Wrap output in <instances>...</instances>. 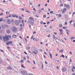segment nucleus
<instances>
[{"instance_id":"1","label":"nucleus","mask_w":75,"mask_h":75,"mask_svg":"<svg viewBox=\"0 0 75 75\" xmlns=\"http://www.w3.org/2000/svg\"><path fill=\"white\" fill-rule=\"evenodd\" d=\"M11 38V35H8V36H6V37H3V40L4 41H7V40H9L10 39L8 38Z\"/></svg>"},{"instance_id":"2","label":"nucleus","mask_w":75,"mask_h":75,"mask_svg":"<svg viewBox=\"0 0 75 75\" xmlns=\"http://www.w3.org/2000/svg\"><path fill=\"white\" fill-rule=\"evenodd\" d=\"M34 19H31L28 22V23H29L30 24H31V25H34Z\"/></svg>"},{"instance_id":"3","label":"nucleus","mask_w":75,"mask_h":75,"mask_svg":"<svg viewBox=\"0 0 75 75\" xmlns=\"http://www.w3.org/2000/svg\"><path fill=\"white\" fill-rule=\"evenodd\" d=\"M64 6L65 7H66V8H67L68 9H70V6H69V5H67L66 4H64Z\"/></svg>"},{"instance_id":"4","label":"nucleus","mask_w":75,"mask_h":75,"mask_svg":"<svg viewBox=\"0 0 75 75\" xmlns=\"http://www.w3.org/2000/svg\"><path fill=\"white\" fill-rule=\"evenodd\" d=\"M17 28H16L15 27H13L12 28V31L14 33H15V32H16L17 31Z\"/></svg>"},{"instance_id":"5","label":"nucleus","mask_w":75,"mask_h":75,"mask_svg":"<svg viewBox=\"0 0 75 75\" xmlns=\"http://www.w3.org/2000/svg\"><path fill=\"white\" fill-rule=\"evenodd\" d=\"M23 75H28V74L26 71H23L21 72Z\"/></svg>"},{"instance_id":"6","label":"nucleus","mask_w":75,"mask_h":75,"mask_svg":"<svg viewBox=\"0 0 75 75\" xmlns=\"http://www.w3.org/2000/svg\"><path fill=\"white\" fill-rule=\"evenodd\" d=\"M15 23L17 25H18L19 24V22L18 21H15Z\"/></svg>"},{"instance_id":"7","label":"nucleus","mask_w":75,"mask_h":75,"mask_svg":"<svg viewBox=\"0 0 75 75\" xmlns=\"http://www.w3.org/2000/svg\"><path fill=\"white\" fill-rule=\"evenodd\" d=\"M12 16L13 17H16V18H18V16H17L16 14H12Z\"/></svg>"},{"instance_id":"8","label":"nucleus","mask_w":75,"mask_h":75,"mask_svg":"<svg viewBox=\"0 0 75 75\" xmlns=\"http://www.w3.org/2000/svg\"><path fill=\"white\" fill-rule=\"evenodd\" d=\"M59 31L60 32V35H62V34H63V32L62 31H63V30L62 29H60L59 30Z\"/></svg>"},{"instance_id":"9","label":"nucleus","mask_w":75,"mask_h":75,"mask_svg":"<svg viewBox=\"0 0 75 75\" xmlns=\"http://www.w3.org/2000/svg\"><path fill=\"white\" fill-rule=\"evenodd\" d=\"M33 53H34V54H38V50H37L35 51H33Z\"/></svg>"},{"instance_id":"10","label":"nucleus","mask_w":75,"mask_h":75,"mask_svg":"<svg viewBox=\"0 0 75 75\" xmlns=\"http://www.w3.org/2000/svg\"><path fill=\"white\" fill-rule=\"evenodd\" d=\"M67 11V8H65L62 11V14H64V13H65V11Z\"/></svg>"},{"instance_id":"11","label":"nucleus","mask_w":75,"mask_h":75,"mask_svg":"<svg viewBox=\"0 0 75 75\" xmlns=\"http://www.w3.org/2000/svg\"><path fill=\"white\" fill-rule=\"evenodd\" d=\"M62 70L63 72H65V71H66V69L65 68H63L62 69Z\"/></svg>"},{"instance_id":"12","label":"nucleus","mask_w":75,"mask_h":75,"mask_svg":"<svg viewBox=\"0 0 75 75\" xmlns=\"http://www.w3.org/2000/svg\"><path fill=\"white\" fill-rule=\"evenodd\" d=\"M7 22L8 24H10L11 23V21H10V20H7Z\"/></svg>"},{"instance_id":"13","label":"nucleus","mask_w":75,"mask_h":75,"mask_svg":"<svg viewBox=\"0 0 75 75\" xmlns=\"http://www.w3.org/2000/svg\"><path fill=\"white\" fill-rule=\"evenodd\" d=\"M6 32L8 34H10V30L9 29H8L7 30Z\"/></svg>"},{"instance_id":"14","label":"nucleus","mask_w":75,"mask_h":75,"mask_svg":"<svg viewBox=\"0 0 75 75\" xmlns=\"http://www.w3.org/2000/svg\"><path fill=\"white\" fill-rule=\"evenodd\" d=\"M8 69H10V70H11L12 69V68L11 67H8Z\"/></svg>"},{"instance_id":"15","label":"nucleus","mask_w":75,"mask_h":75,"mask_svg":"<svg viewBox=\"0 0 75 75\" xmlns=\"http://www.w3.org/2000/svg\"><path fill=\"white\" fill-rule=\"evenodd\" d=\"M12 37H13V38H16V37H17V35H12Z\"/></svg>"},{"instance_id":"16","label":"nucleus","mask_w":75,"mask_h":75,"mask_svg":"<svg viewBox=\"0 0 75 75\" xmlns=\"http://www.w3.org/2000/svg\"><path fill=\"white\" fill-rule=\"evenodd\" d=\"M75 67H74L73 68V69H72V71L73 72H74V71H75Z\"/></svg>"},{"instance_id":"17","label":"nucleus","mask_w":75,"mask_h":75,"mask_svg":"<svg viewBox=\"0 0 75 75\" xmlns=\"http://www.w3.org/2000/svg\"><path fill=\"white\" fill-rule=\"evenodd\" d=\"M9 44H11L13 43V41H9L8 42Z\"/></svg>"},{"instance_id":"18","label":"nucleus","mask_w":75,"mask_h":75,"mask_svg":"<svg viewBox=\"0 0 75 75\" xmlns=\"http://www.w3.org/2000/svg\"><path fill=\"white\" fill-rule=\"evenodd\" d=\"M4 26L5 27H6V28H8V25H4Z\"/></svg>"},{"instance_id":"19","label":"nucleus","mask_w":75,"mask_h":75,"mask_svg":"<svg viewBox=\"0 0 75 75\" xmlns=\"http://www.w3.org/2000/svg\"><path fill=\"white\" fill-rule=\"evenodd\" d=\"M53 38L54 39H55V40H57V39H58V38H56L55 37H53Z\"/></svg>"},{"instance_id":"20","label":"nucleus","mask_w":75,"mask_h":75,"mask_svg":"<svg viewBox=\"0 0 75 75\" xmlns=\"http://www.w3.org/2000/svg\"><path fill=\"white\" fill-rule=\"evenodd\" d=\"M49 55H50V56L51 57V58L52 59V54H51V53H50Z\"/></svg>"},{"instance_id":"21","label":"nucleus","mask_w":75,"mask_h":75,"mask_svg":"<svg viewBox=\"0 0 75 75\" xmlns=\"http://www.w3.org/2000/svg\"><path fill=\"white\" fill-rule=\"evenodd\" d=\"M59 7H62V6H63V4H60L59 6Z\"/></svg>"},{"instance_id":"22","label":"nucleus","mask_w":75,"mask_h":75,"mask_svg":"<svg viewBox=\"0 0 75 75\" xmlns=\"http://www.w3.org/2000/svg\"><path fill=\"white\" fill-rule=\"evenodd\" d=\"M60 57H63V58H64L65 57V56L63 55V54H62V55L61 56H60Z\"/></svg>"},{"instance_id":"23","label":"nucleus","mask_w":75,"mask_h":75,"mask_svg":"<svg viewBox=\"0 0 75 75\" xmlns=\"http://www.w3.org/2000/svg\"><path fill=\"white\" fill-rule=\"evenodd\" d=\"M6 14H9L10 12H6Z\"/></svg>"},{"instance_id":"24","label":"nucleus","mask_w":75,"mask_h":75,"mask_svg":"<svg viewBox=\"0 0 75 75\" xmlns=\"http://www.w3.org/2000/svg\"><path fill=\"white\" fill-rule=\"evenodd\" d=\"M42 11H41V10H39V13H41Z\"/></svg>"},{"instance_id":"25","label":"nucleus","mask_w":75,"mask_h":75,"mask_svg":"<svg viewBox=\"0 0 75 75\" xmlns=\"http://www.w3.org/2000/svg\"><path fill=\"white\" fill-rule=\"evenodd\" d=\"M59 27L60 28H61L62 27V25L60 24L59 25Z\"/></svg>"},{"instance_id":"26","label":"nucleus","mask_w":75,"mask_h":75,"mask_svg":"<svg viewBox=\"0 0 75 75\" xmlns=\"http://www.w3.org/2000/svg\"><path fill=\"white\" fill-rule=\"evenodd\" d=\"M24 62V60H21V63H23V62Z\"/></svg>"},{"instance_id":"27","label":"nucleus","mask_w":75,"mask_h":75,"mask_svg":"<svg viewBox=\"0 0 75 75\" xmlns=\"http://www.w3.org/2000/svg\"><path fill=\"white\" fill-rule=\"evenodd\" d=\"M74 38H75V37H72L71 38V40H73V39H74Z\"/></svg>"},{"instance_id":"28","label":"nucleus","mask_w":75,"mask_h":75,"mask_svg":"<svg viewBox=\"0 0 75 75\" xmlns=\"http://www.w3.org/2000/svg\"><path fill=\"white\" fill-rule=\"evenodd\" d=\"M21 67H22V68H25V67H24L23 65L22 64H21Z\"/></svg>"},{"instance_id":"29","label":"nucleus","mask_w":75,"mask_h":75,"mask_svg":"<svg viewBox=\"0 0 75 75\" xmlns=\"http://www.w3.org/2000/svg\"><path fill=\"white\" fill-rule=\"evenodd\" d=\"M66 31H67V32L68 33H70V31H69V30H66Z\"/></svg>"},{"instance_id":"30","label":"nucleus","mask_w":75,"mask_h":75,"mask_svg":"<svg viewBox=\"0 0 75 75\" xmlns=\"http://www.w3.org/2000/svg\"><path fill=\"white\" fill-rule=\"evenodd\" d=\"M47 10L48 11H50V8L47 9Z\"/></svg>"},{"instance_id":"31","label":"nucleus","mask_w":75,"mask_h":75,"mask_svg":"<svg viewBox=\"0 0 75 75\" xmlns=\"http://www.w3.org/2000/svg\"><path fill=\"white\" fill-rule=\"evenodd\" d=\"M6 45H9V43H8V42L6 43Z\"/></svg>"},{"instance_id":"32","label":"nucleus","mask_w":75,"mask_h":75,"mask_svg":"<svg viewBox=\"0 0 75 75\" xmlns=\"http://www.w3.org/2000/svg\"><path fill=\"white\" fill-rule=\"evenodd\" d=\"M63 29H65V30H66V28H67V27H63Z\"/></svg>"},{"instance_id":"33","label":"nucleus","mask_w":75,"mask_h":75,"mask_svg":"<svg viewBox=\"0 0 75 75\" xmlns=\"http://www.w3.org/2000/svg\"><path fill=\"white\" fill-rule=\"evenodd\" d=\"M46 17H47V16H46V15H43V18H46Z\"/></svg>"},{"instance_id":"34","label":"nucleus","mask_w":75,"mask_h":75,"mask_svg":"<svg viewBox=\"0 0 75 75\" xmlns=\"http://www.w3.org/2000/svg\"><path fill=\"white\" fill-rule=\"evenodd\" d=\"M0 39L1 40H2V37H1V36L0 35Z\"/></svg>"},{"instance_id":"35","label":"nucleus","mask_w":75,"mask_h":75,"mask_svg":"<svg viewBox=\"0 0 75 75\" xmlns=\"http://www.w3.org/2000/svg\"><path fill=\"white\" fill-rule=\"evenodd\" d=\"M22 30H23V28H20V31H22Z\"/></svg>"},{"instance_id":"36","label":"nucleus","mask_w":75,"mask_h":75,"mask_svg":"<svg viewBox=\"0 0 75 75\" xmlns=\"http://www.w3.org/2000/svg\"><path fill=\"white\" fill-rule=\"evenodd\" d=\"M2 28L4 29V28H5V27L4 26H2Z\"/></svg>"},{"instance_id":"37","label":"nucleus","mask_w":75,"mask_h":75,"mask_svg":"<svg viewBox=\"0 0 75 75\" xmlns=\"http://www.w3.org/2000/svg\"><path fill=\"white\" fill-rule=\"evenodd\" d=\"M11 21L12 23H14V20H13V19H12V20H11Z\"/></svg>"},{"instance_id":"38","label":"nucleus","mask_w":75,"mask_h":75,"mask_svg":"<svg viewBox=\"0 0 75 75\" xmlns=\"http://www.w3.org/2000/svg\"><path fill=\"white\" fill-rule=\"evenodd\" d=\"M47 24H50V22H47Z\"/></svg>"},{"instance_id":"39","label":"nucleus","mask_w":75,"mask_h":75,"mask_svg":"<svg viewBox=\"0 0 75 75\" xmlns=\"http://www.w3.org/2000/svg\"><path fill=\"white\" fill-rule=\"evenodd\" d=\"M3 13H1L0 14V16H3Z\"/></svg>"},{"instance_id":"40","label":"nucleus","mask_w":75,"mask_h":75,"mask_svg":"<svg viewBox=\"0 0 75 75\" xmlns=\"http://www.w3.org/2000/svg\"><path fill=\"white\" fill-rule=\"evenodd\" d=\"M58 17H61V14H59V15Z\"/></svg>"},{"instance_id":"41","label":"nucleus","mask_w":75,"mask_h":75,"mask_svg":"<svg viewBox=\"0 0 75 75\" xmlns=\"http://www.w3.org/2000/svg\"><path fill=\"white\" fill-rule=\"evenodd\" d=\"M20 26L21 27H23V24H21L20 25Z\"/></svg>"},{"instance_id":"42","label":"nucleus","mask_w":75,"mask_h":75,"mask_svg":"<svg viewBox=\"0 0 75 75\" xmlns=\"http://www.w3.org/2000/svg\"><path fill=\"white\" fill-rule=\"evenodd\" d=\"M22 24H23V23H24V21L23 20H22Z\"/></svg>"},{"instance_id":"43","label":"nucleus","mask_w":75,"mask_h":75,"mask_svg":"<svg viewBox=\"0 0 75 75\" xmlns=\"http://www.w3.org/2000/svg\"><path fill=\"white\" fill-rule=\"evenodd\" d=\"M2 63V60H0V64Z\"/></svg>"},{"instance_id":"44","label":"nucleus","mask_w":75,"mask_h":75,"mask_svg":"<svg viewBox=\"0 0 75 75\" xmlns=\"http://www.w3.org/2000/svg\"><path fill=\"white\" fill-rule=\"evenodd\" d=\"M21 10L22 11H24V8H22L21 9Z\"/></svg>"},{"instance_id":"45","label":"nucleus","mask_w":75,"mask_h":75,"mask_svg":"<svg viewBox=\"0 0 75 75\" xmlns=\"http://www.w3.org/2000/svg\"><path fill=\"white\" fill-rule=\"evenodd\" d=\"M36 33V32L35 31H34L33 33V34H35Z\"/></svg>"},{"instance_id":"46","label":"nucleus","mask_w":75,"mask_h":75,"mask_svg":"<svg viewBox=\"0 0 75 75\" xmlns=\"http://www.w3.org/2000/svg\"><path fill=\"white\" fill-rule=\"evenodd\" d=\"M72 20H71L70 21V23L71 24L72 23Z\"/></svg>"},{"instance_id":"47","label":"nucleus","mask_w":75,"mask_h":75,"mask_svg":"<svg viewBox=\"0 0 75 75\" xmlns=\"http://www.w3.org/2000/svg\"><path fill=\"white\" fill-rule=\"evenodd\" d=\"M26 12L27 13H30V12L29 11H26Z\"/></svg>"},{"instance_id":"48","label":"nucleus","mask_w":75,"mask_h":75,"mask_svg":"<svg viewBox=\"0 0 75 75\" xmlns=\"http://www.w3.org/2000/svg\"><path fill=\"white\" fill-rule=\"evenodd\" d=\"M29 19H33V18L31 17H30L29 18Z\"/></svg>"},{"instance_id":"49","label":"nucleus","mask_w":75,"mask_h":75,"mask_svg":"<svg viewBox=\"0 0 75 75\" xmlns=\"http://www.w3.org/2000/svg\"><path fill=\"white\" fill-rule=\"evenodd\" d=\"M19 23H21V21L20 20H19Z\"/></svg>"},{"instance_id":"50","label":"nucleus","mask_w":75,"mask_h":75,"mask_svg":"<svg viewBox=\"0 0 75 75\" xmlns=\"http://www.w3.org/2000/svg\"><path fill=\"white\" fill-rule=\"evenodd\" d=\"M33 40L34 41H35V38H33Z\"/></svg>"},{"instance_id":"51","label":"nucleus","mask_w":75,"mask_h":75,"mask_svg":"<svg viewBox=\"0 0 75 75\" xmlns=\"http://www.w3.org/2000/svg\"><path fill=\"white\" fill-rule=\"evenodd\" d=\"M25 40L26 42H27V39H26V38H25Z\"/></svg>"},{"instance_id":"52","label":"nucleus","mask_w":75,"mask_h":75,"mask_svg":"<svg viewBox=\"0 0 75 75\" xmlns=\"http://www.w3.org/2000/svg\"><path fill=\"white\" fill-rule=\"evenodd\" d=\"M27 59H28V60L29 59V56H27Z\"/></svg>"},{"instance_id":"53","label":"nucleus","mask_w":75,"mask_h":75,"mask_svg":"<svg viewBox=\"0 0 75 75\" xmlns=\"http://www.w3.org/2000/svg\"><path fill=\"white\" fill-rule=\"evenodd\" d=\"M1 52H4V51H3V50H1Z\"/></svg>"},{"instance_id":"54","label":"nucleus","mask_w":75,"mask_h":75,"mask_svg":"<svg viewBox=\"0 0 75 75\" xmlns=\"http://www.w3.org/2000/svg\"><path fill=\"white\" fill-rule=\"evenodd\" d=\"M54 34H55V35H57V33H56V32L54 33Z\"/></svg>"},{"instance_id":"55","label":"nucleus","mask_w":75,"mask_h":75,"mask_svg":"<svg viewBox=\"0 0 75 75\" xmlns=\"http://www.w3.org/2000/svg\"><path fill=\"white\" fill-rule=\"evenodd\" d=\"M24 53H25V54H26V55H27V52H24Z\"/></svg>"},{"instance_id":"56","label":"nucleus","mask_w":75,"mask_h":75,"mask_svg":"<svg viewBox=\"0 0 75 75\" xmlns=\"http://www.w3.org/2000/svg\"><path fill=\"white\" fill-rule=\"evenodd\" d=\"M65 25H67V22H65Z\"/></svg>"},{"instance_id":"57","label":"nucleus","mask_w":75,"mask_h":75,"mask_svg":"<svg viewBox=\"0 0 75 75\" xmlns=\"http://www.w3.org/2000/svg\"><path fill=\"white\" fill-rule=\"evenodd\" d=\"M23 59H24L25 60L26 58H25V57H23Z\"/></svg>"},{"instance_id":"58","label":"nucleus","mask_w":75,"mask_h":75,"mask_svg":"<svg viewBox=\"0 0 75 75\" xmlns=\"http://www.w3.org/2000/svg\"><path fill=\"white\" fill-rule=\"evenodd\" d=\"M3 21V19H0V21Z\"/></svg>"},{"instance_id":"59","label":"nucleus","mask_w":75,"mask_h":75,"mask_svg":"<svg viewBox=\"0 0 75 75\" xmlns=\"http://www.w3.org/2000/svg\"><path fill=\"white\" fill-rule=\"evenodd\" d=\"M43 57H44V58H46V57L44 55H43Z\"/></svg>"},{"instance_id":"60","label":"nucleus","mask_w":75,"mask_h":75,"mask_svg":"<svg viewBox=\"0 0 75 75\" xmlns=\"http://www.w3.org/2000/svg\"><path fill=\"white\" fill-rule=\"evenodd\" d=\"M41 10H44V9L43 8H42L41 9Z\"/></svg>"},{"instance_id":"61","label":"nucleus","mask_w":75,"mask_h":75,"mask_svg":"<svg viewBox=\"0 0 75 75\" xmlns=\"http://www.w3.org/2000/svg\"><path fill=\"white\" fill-rule=\"evenodd\" d=\"M19 19H21V16H19Z\"/></svg>"},{"instance_id":"62","label":"nucleus","mask_w":75,"mask_h":75,"mask_svg":"<svg viewBox=\"0 0 75 75\" xmlns=\"http://www.w3.org/2000/svg\"><path fill=\"white\" fill-rule=\"evenodd\" d=\"M28 50H30V47H29L28 48H27Z\"/></svg>"},{"instance_id":"63","label":"nucleus","mask_w":75,"mask_h":75,"mask_svg":"<svg viewBox=\"0 0 75 75\" xmlns=\"http://www.w3.org/2000/svg\"><path fill=\"white\" fill-rule=\"evenodd\" d=\"M11 17V15H9V17Z\"/></svg>"},{"instance_id":"64","label":"nucleus","mask_w":75,"mask_h":75,"mask_svg":"<svg viewBox=\"0 0 75 75\" xmlns=\"http://www.w3.org/2000/svg\"><path fill=\"white\" fill-rule=\"evenodd\" d=\"M75 12H74V13H73L72 16H74V15L75 14Z\"/></svg>"}]
</instances>
